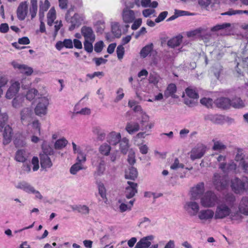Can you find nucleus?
Listing matches in <instances>:
<instances>
[{
	"instance_id": "54",
	"label": "nucleus",
	"mask_w": 248,
	"mask_h": 248,
	"mask_svg": "<svg viewBox=\"0 0 248 248\" xmlns=\"http://www.w3.org/2000/svg\"><path fill=\"white\" fill-rule=\"evenodd\" d=\"M90 40H85L84 42V49L88 53H91L93 50V43Z\"/></svg>"
},
{
	"instance_id": "24",
	"label": "nucleus",
	"mask_w": 248,
	"mask_h": 248,
	"mask_svg": "<svg viewBox=\"0 0 248 248\" xmlns=\"http://www.w3.org/2000/svg\"><path fill=\"white\" fill-rule=\"evenodd\" d=\"M69 207L73 211H77L79 213L84 215L88 214L90 211L89 207L85 205H71Z\"/></svg>"
},
{
	"instance_id": "41",
	"label": "nucleus",
	"mask_w": 248,
	"mask_h": 248,
	"mask_svg": "<svg viewBox=\"0 0 248 248\" xmlns=\"http://www.w3.org/2000/svg\"><path fill=\"white\" fill-rule=\"evenodd\" d=\"M36 97L37 98L39 96L38 92L35 89H31L29 90L26 94V99L31 101Z\"/></svg>"
},
{
	"instance_id": "14",
	"label": "nucleus",
	"mask_w": 248,
	"mask_h": 248,
	"mask_svg": "<svg viewBox=\"0 0 248 248\" xmlns=\"http://www.w3.org/2000/svg\"><path fill=\"white\" fill-rule=\"evenodd\" d=\"M28 13V5L27 2H22L17 9V16L20 20H23Z\"/></svg>"
},
{
	"instance_id": "51",
	"label": "nucleus",
	"mask_w": 248,
	"mask_h": 248,
	"mask_svg": "<svg viewBox=\"0 0 248 248\" xmlns=\"http://www.w3.org/2000/svg\"><path fill=\"white\" fill-rule=\"evenodd\" d=\"M186 95L191 98L197 99L199 98L198 93L193 89L187 88L186 90Z\"/></svg>"
},
{
	"instance_id": "18",
	"label": "nucleus",
	"mask_w": 248,
	"mask_h": 248,
	"mask_svg": "<svg viewBox=\"0 0 248 248\" xmlns=\"http://www.w3.org/2000/svg\"><path fill=\"white\" fill-rule=\"evenodd\" d=\"M15 186L28 194H31L34 188L30 183L24 181L17 183Z\"/></svg>"
},
{
	"instance_id": "2",
	"label": "nucleus",
	"mask_w": 248,
	"mask_h": 248,
	"mask_svg": "<svg viewBox=\"0 0 248 248\" xmlns=\"http://www.w3.org/2000/svg\"><path fill=\"white\" fill-rule=\"evenodd\" d=\"M229 171H222L221 173H215L213 179L214 185L217 190L225 189L229 185L230 179L228 176Z\"/></svg>"
},
{
	"instance_id": "25",
	"label": "nucleus",
	"mask_w": 248,
	"mask_h": 248,
	"mask_svg": "<svg viewBox=\"0 0 248 248\" xmlns=\"http://www.w3.org/2000/svg\"><path fill=\"white\" fill-rule=\"evenodd\" d=\"M4 130L3 134V144H7L11 140L12 137L13 136L12 129L9 125H6L4 126Z\"/></svg>"
},
{
	"instance_id": "61",
	"label": "nucleus",
	"mask_w": 248,
	"mask_h": 248,
	"mask_svg": "<svg viewBox=\"0 0 248 248\" xmlns=\"http://www.w3.org/2000/svg\"><path fill=\"white\" fill-rule=\"evenodd\" d=\"M20 72L27 76H30L32 73L33 69L31 67L24 64V66L22 67Z\"/></svg>"
},
{
	"instance_id": "23",
	"label": "nucleus",
	"mask_w": 248,
	"mask_h": 248,
	"mask_svg": "<svg viewBox=\"0 0 248 248\" xmlns=\"http://www.w3.org/2000/svg\"><path fill=\"white\" fill-rule=\"evenodd\" d=\"M218 168L222 170H235L237 168V165L234 160H231L227 163L226 162L220 163L219 164Z\"/></svg>"
},
{
	"instance_id": "27",
	"label": "nucleus",
	"mask_w": 248,
	"mask_h": 248,
	"mask_svg": "<svg viewBox=\"0 0 248 248\" xmlns=\"http://www.w3.org/2000/svg\"><path fill=\"white\" fill-rule=\"evenodd\" d=\"M92 131L93 133L97 137L98 140L103 141L106 137V133L104 130L102 129L100 126H95L93 127Z\"/></svg>"
},
{
	"instance_id": "48",
	"label": "nucleus",
	"mask_w": 248,
	"mask_h": 248,
	"mask_svg": "<svg viewBox=\"0 0 248 248\" xmlns=\"http://www.w3.org/2000/svg\"><path fill=\"white\" fill-rule=\"evenodd\" d=\"M160 79V76L157 73L153 72L150 74L148 80L150 83L156 85L158 83Z\"/></svg>"
},
{
	"instance_id": "5",
	"label": "nucleus",
	"mask_w": 248,
	"mask_h": 248,
	"mask_svg": "<svg viewBox=\"0 0 248 248\" xmlns=\"http://www.w3.org/2000/svg\"><path fill=\"white\" fill-rule=\"evenodd\" d=\"M38 101L34 108V112L36 115L41 117L45 115L47 113L49 101L46 97H38Z\"/></svg>"
},
{
	"instance_id": "12",
	"label": "nucleus",
	"mask_w": 248,
	"mask_h": 248,
	"mask_svg": "<svg viewBox=\"0 0 248 248\" xmlns=\"http://www.w3.org/2000/svg\"><path fill=\"white\" fill-rule=\"evenodd\" d=\"M123 20L125 23H132L135 19V15L134 11L125 8L122 13Z\"/></svg>"
},
{
	"instance_id": "22",
	"label": "nucleus",
	"mask_w": 248,
	"mask_h": 248,
	"mask_svg": "<svg viewBox=\"0 0 248 248\" xmlns=\"http://www.w3.org/2000/svg\"><path fill=\"white\" fill-rule=\"evenodd\" d=\"M55 47L58 50H61L64 47L66 48H72L73 41L70 39H65L63 41H58L55 45Z\"/></svg>"
},
{
	"instance_id": "32",
	"label": "nucleus",
	"mask_w": 248,
	"mask_h": 248,
	"mask_svg": "<svg viewBox=\"0 0 248 248\" xmlns=\"http://www.w3.org/2000/svg\"><path fill=\"white\" fill-rule=\"evenodd\" d=\"M40 164L43 169L49 168L52 165L50 158L46 155H40Z\"/></svg>"
},
{
	"instance_id": "8",
	"label": "nucleus",
	"mask_w": 248,
	"mask_h": 248,
	"mask_svg": "<svg viewBox=\"0 0 248 248\" xmlns=\"http://www.w3.org/2000/svg\"><path fill=\"white\" fill-rule=\"evenodd\" d=\"M206 147L203 144H198L190 152V158L192 160L201 158L204 155Z\"/></svg>"
},
{
	"instance_id": "36",
	"label": "nucleus",
	"mask_w": 248,
	"mask_h": 248,
	"mask_svg": "<svg viewBox=\"0 0 248 248\" xmlns=\"http://www.w3.org/2000/svg\"><path fill=\"white\" fill-rule=\"evenodd\" d=\"M204 120L210 121L215 124H220L222 120V116L214 114H207L204 116Z\"/></svg>"
},
{
	"instance_id": "45",
	"label": "nucleus",
	"mask_w": 248,
	"mask_h": 248,
	"mask_svg": "<svg viewBox=\"0 0 248 248\" xmlns=\"http://www.w3.org/2000/svg\"><path fill=\"white\" fill-rule=\"evenodd\" d=\"M236 154L234 157V160L237 162H241L245 160L243 149L240 148L236 149Z\"/></svg>"
},
{
	"instance_id": "53",
	"label": "nucleus",
	"mask_w": 248,
	"mask_h": 248,
	"mask_svg": "<svg viewBox=\"0 0 248 248\" xmlns=\"http://www.w3.org/2000/svg\"><path fill=\"white\" fill-rule=\"evenodd\" d=\"M212 71L215 76L218 79L220 74L222 71V67L219 64H216L213 67Z\"/></svg>"
},
{
	"instance_id": "57",
	"label": "nucleus",
	"mask_w": 248,
	"mask_h": 248,
	"mask_svg": "<svg viewBox=\"0 0 248 248\" xmlns=\"http://www.w3.org/2000/svg\"><path fill=\"white\" fill-rule=\"evenodd\" d=\"M116 53L118 59L121 60L124 54V48L123 45H119L116 49Z\"/></svg>"
},
{
	"instance_id": "47",
	"label": "nucleus",
	"mask_w": 248,
	"mask_h": 248,
	"mask_svg": "<svg viewBox=\"0 0 248 248\" xmlns=\"http://www.w3.org/2000/svg\"><path fill=\"white\" fill-rule=\"evenodd\" d=\"M204 33V29L200 28L195 30L192 31H191L188 32L187 33V35L189 37H193L195 36H202L203 35Z\"/></svg>"
},
{
	"instance_id": "56",
	"label": "nucleus",
	"mask_w": 248,
	"mask_h": 248,
	"mask_svg": "<svg viewBox=\"0 0 248 248\" xmlns=\"http://www.w3.org/2000/svg\"><path fill=\"white\" fill-rule=\"evenodd\" d=\"M125 178L126 179L134 180L138 176V171H125Z\"/></svg>"
},
{
	"instance_id": "59",
	"label": "nucleus",
	"mask_w": 248,
	"mask_h": 248,
	"mask_svg": "<svg viewBox=\"0 0 248 248\" xmlns=\"http://www.w3.org/2000/svg\"><path fill=\"white\" fill-rule=\"evenodd\" d=\"M42 149L44 152L43 155H46L48 156V155H51L53 154V150L49 146L46 145H43Z\"/></svg>"
},
{
	"instance_id": "17",
	"label": "nucleus",
	"mask_w": 248,
	"mask_h": 248,
	"mask_svg": "<svg viewBox=\"0 0 248 248\" xmlns=\"http://www.w3.org/2000/svg\"><path fill=\"white\" fill-rule=\"evenodd\" d=\"M20 83L18 82L13 83L6 92L5 97L7 99L12 98L18 92Z\"/></svg>"
},
{
	"instance_id": "40",
	"label": "nucleus",
	"mask_w": 248,
	"mask_h": 248,
	"mask_svg": "<svg viewBox=\"0 0 248 248\" xmlns=\"http://www.w3.org/2000/svg\"><path fill=\"white\" fill-rule=\"evenodd\" d=\"M153 49V45L152 43L148 44L143 47L140 52V56L143 58H145L152 51Z\"/></svg>"
},
{
	"instance_id": "52",
	"label": "nucleus",
	"mask_w": 248,
	"mask_h": 248,
	"mask_svg": "<svg viewBox=\"0 0 248 248\" xmlns=\"http://www.w3.org/2000/svg\"><path fill=\"white\" fill-rule=\"evenodd\" d=\"M111 31L113 34L116 38L120 37L121 35V31L119 29L118 23H115L112 25Z\"/></svg>"
},
{
	"instance_id": "39",
	"label": "nucleus",
	"mask_w": 248,
	"mask_h": 248,
	"mask_svg": "<svg viewBox=\"0 0 248 248\" xmlns=\"http://www.w3.org/2000/svg\"><path fill=\"white\" fill-rule=\"evenodd\" d=\"M127 161L129 164L132 166V168L136 170V168L133 167V165L136 163L135 152L133 149H130L128 151Z\"/></svg>"
},
{
	"instance_id": "55",
	"label": "nucleus",
	"mask_w": 248,
	"mask_h": 248,
	"mask_svg": "<svg viewBox=\"0 0 248 248\" xmlns=\"http://www.w3.org/2000/svg\"><path fill=\"white\" fill-rule=\"evenodd\" d=\"M98 188L99 193L103 199H107L106 198V190L103 185L101 183L98 184Z\"/></svg>"
},
{
	"instance_id": "15",
	"label": "nucleus",
	"mask_w": 248,
	"mask_h": 248,
	"mask_svg": "<svg viewBox=\"0 0 248 248\" xmlns=\"http://www.w3.org/2000/svg\"><path fill=\"white\" fill-rule=\"evenodd\" d=\"M153 235L141 238L136 245V248H148L151 245V241L154 239Z\"/></svg>"
},
{
	"instance_id": "34",
	"label": "nucleus",
	"mask_w": 248,
	"mask_h": 248,
	"mask_svg": "<svg viewBox=\"0 0 248 248\" xmlns=\"http://www.w3.org/2000/svg\"><path fill=\"white\" fill-rule=\"evenodd\" d=\"M32 166L33 170H37L39 167V160L38 157L34 156L31 160V162L25 163L24 164V167H26V170H31V167Z\"/></svg>"
},
{
	"instance_id": "62",
	"label": "nucleus",
	"mask_w": 248,
	"mask_h": 248,
	"mask_svg": "<svg viewBox=\"0 0 248 248\" xmlns=\"http://www.w3.org/2000/svg\"><path fill=\"white\" fill-rule=\"evenodd\" d=\"M104 47V43L102 41L96 42L94 45V51L97 53L102 51Z\"/></svg>"
},
{
	"instance_id": "3",
	"label": "nucleus",
	"mask_w": 248,
	"mask_h": 248,
	"mask_svg": "<svg viewBox=\"0 0 248 248\" xmlns=\"http://www.w3.org/2000/svg\"><path fill=\"white\" fill-rule=\"evenodd\" d=\"M232 190L236 194H241L247 191L248 188V178L244 177L241 180L237 177L231 179Z\"/></svg>"
},
{
	"instance_id": "49",
	"label": "nucleus",
	"mask_w": 248,
	"mask_h": 248,
	"mask_svg": "<svg viewBox=\"0 0 248 248\" xmlns=\"http://www.w3.org/2000/svg\"><path fill=\"white\" fill-rule=\"evenodd\" d=\"M24 98L19 96L16 97L12 101V106L16 108H20L22 106Z\"/></svg>"
},
{
	"instance_id": "33",
	"label": "nucleus",
	"mask_w": 248,
	"mask_h": 248,
	"mask_svg": "<svg viewBox=\"0 0 248 248\" xmlns=\"http://www.w3.org/2000/svg\"><path fill=\"white\" fill-rule=\"evenodd\" d=\"M176 92V86L174 84L171 83L169 84L164 92V96L166 98L171 96L173 98H176L175 93Z\"/></svg>"
},
{
	"instance_id": "26",
	"label": "nucleus",
	"mask_w": 248,
	"mask_h": 248,
	"mask_svg": "<svg viewBox=\"0 0 248 248\" xmlns=\"http://www.w3.org/2000/svg\"><path fill=\"white\" fill-rule=\"evenodd\" d=\"M82 19L78 14H75L69 21L71 23L69 30L73 31L76 27H78L81 24Z\"/></svg>"
},
{
	"instance_id": "64",
	"label": "nucleus",
	"mask_w": 248,
	"mask_h": 248,
	"mask_svg": "<svg viewBox=\"0 0 248 248\" xmlns=\"http://www.w3.org/2000/svg\"><path fill=\"white\" fill-rule=\"evenodd\" d=\"M167 11H164L160 13L158 16L155 18V22L156 23H159L162 21L164 20L168 15Z\"/></svg>"
},
{
	"instance_id": "21",
	"label": "nucleus",
	"mask_w": 248,
	"mask_h": 248,
	"mask_svg": "<svg viewBox=\"0 0 248 248\" xmlns=\"http://www.w3.org/2000/svg\"><path fill=\"white\" fill-rule=\"evenodd\" d=\"M238 210L240 213L248 215V197H244L242 198L238 206Z\"/></svg>"
},
{
	"instance_id": "35",
	"label": "nucleus",
	"mask_w": 248,
	"mask_h": 248,
	"mask_svg": "<svg viewBox=\"0 0 248 248\" xmlns=\"http://www.w3.org/2000/svg\"><path fill=\"white\" fill-rule=\"evenodd\" d=\"M170 168L171 170H177V169H188L189 170L192 169V167L189 168L187 167H186L185 165L183 163L180 162L179 159L178 158H175L173 162L171 164Z\"/></svg>"
},
{
	"instance_id": "30",
	"label": "nucleus",
	"mask_w": 248,
	"mask_h": 248,
	"mask_svg": "<svg viewBox=\"0 0 248 248\" xmlns=\"http://www.w3.org/2000/svg\"><path fill=\"white\" fill-rule=\"evenodd\" d=\"M119 143L120 146V150L124 155H126L127 153H128L129 150V140L126 138H124L122 139Z\"/></svg>"
},
{
	"instance_id": "13",
	"label": "nucleus",
	"mask_w": 248,
	"mask_h": 248,
	"mask_svg": "<svg viewBox=\"0 0 248 248\" xmlns=\"http://www.w3.org/2000/svg\"><path fill=\"white\" fill-rule=\"evenodd\" d=\"M81 33L85 40H90L92 42L95 41V35L91 27L86 26H83L81 29Z\"/></svg>"
},
{
	"instance_id": "10",
	"label": "nucleus",
	"mask_w": 248,
	"mask_h": 248,
	"mask_svg": "<svg viewBox=\"0 0 248 248\" xmlns=\"http://www.w3.org/2000/svg\"><path fill=\"white\" fill-rule=\"evenodd\" d=\"M33 112L30 108H23L20 111V120L23 124H28L31 121Z\"/></svg>"
},
{
	"instance_id": "11",
	"label": "nucleus",
	"mask_w": 248,
	"mask_h": 248,
	"mask_svg": "<svg viewBox=\"0 0 248 248\" xmlns=\"http://www.w3.org/2000/svg\"><path fill=\"white\" fill-rule=\"evenodd\" d=\"M215 212L211 209H203L198 213V218L202 221H210L214 216Z\"/></svg>"
},
{
	"instance_id": "50",
	"label": "nucleus",
	"mask_w": 248,
	"mask_h": 248,
	"mask_svg": "<svg viewBox=\"0 0 248 248\" xmlns=\"http://www.w3.org/2000/svg\"><path fill=\"white\" fill-rule=\"evenodd\" d=\"M231 27V24L229 23H225L222 24H217L211 28L210 31H217L224 29H226Z\"/></svg>"
},
{
	"instance_id": "43",
	"label": "nucleus",
	"mask_w": 248,
	"mask_h": 248,
	"mask_svg": "<svg viewBox=\"0 0 248 248\" xmlns=\"http://www.w3.org/2000/svg\"><path fill=\"white\" fill-rule=\"evenodd\" d=\"M111 150V147L106 143L102 144L99 148V152L103 155L108 156Z\"/></svg>"
},
{
	"instance_id": "6",
	"label": "nucleus",
	"mask_w": 248,
	"mask_h": 248,
	"mask_svg": "<svg viewBox=\"0 0 248 248\" xmlns=\"http://www.w3.org/2000/svg\"><path fill=\"white\" fill-rule=\"evenodd\" d=\"M204 184L201 182L193 186L190 191L191 199L193 200H196L203 195L204 192Z\"/></svg>"
},
{
	"instance_id": "46",
	"label": "nucleus",
	"mask_w": 248,
	"mask_h": 248,
	"mask_svg": "<svg viewBox=\"0 0 248 248\" xmlns=\"http://www.w3.org/2000/svg\"><path fill=\"white\" fill-rule=\"evenodd\" d=\"M67 143V140L64 138L59 139L55 142L54 147L57 150H60L65 147Z\"/></svg>"
},
{
	"instance_id": "4",
	"label": "nucleus",
	"mask_w": 248,
	"mask_h": 248,
	"mask_svg": "<svg viewBox=\"0 0 248 248\" xmlns=\"http://www.w3.org/2000/svg\"><path fill=\"white\" fill-rule=\"evenodd\" d=\"M217 201V197L211 191L206 192L201 198V204L205 208L214 207Z\"/></svg>"
},
{
	"instance_id": "44",
	"label": "nucleus",
	"mask_w": 248,
	"mask_h": 248,
	"mask_svg": "<svg viewBox=\"0 0 248 248\" xmlns=\"http://www.w3.org/2000/svg\"><path fill=\"white\" fill-rule=\"evenodd\" d=\"M134 201H135L134 200H131L129 202V205H128L127 204H126L125 203H124V202L121 203V200H119L118 202L119 203H121V204L119 206L120 211L121 212H124L127 210H130L131 209L132 206L133 205Z\"/></svg>"
},
{
	"instance_id": "31",
	"label": "nucleus",
	"mask_w": 248,
	"mask_h": 248,
	"mask_svg": "<svg viewBox=\"0 0 248 248\" xmlns=\"http://www.w3.org/2000/svg\"><path fill=\"white\" fill-rule=\"evenodd\" d=\"M212 141L214 143V145L212 148L213 150L221 153L227 149V145L221 140L213 139Z\"/></svg>"
},
{
	"instance_id": "42",
	"label": "nucleus",
	"mask_w": 248,
	"mask_h": 248,
	"mask_svg": "<svg viewBox=\"0 0 248 248\" xmlns=\"http://www.w3.org/2000/svg\"><path fill=\"white\" fill-rule=\"evenodd\" d=\"M231 106L236 108H241L245 106L243 100L239 97H236L231 101Z\"/></svg>"
},
{
	"instance_id": "63",
	"label": "nucleus",
	"mask_w": 248,
	"mask_h": 248,
	"mask_svg": "<svg viewBox=\"0 0 248 248\" xmlns=\"http://www.w3.org/2000/svg\"><path fill=\"white\" fill-rule=\"evenodd\" d=\"M85 169L86 168L84 167L81 162L78 161L71 167L70 170H80Z\"/></svg>"
},
{
	"instance_id": "60",
	"label": "nucleus",
	"mask_w": 248,
	"mask_h": 248,
	"mask_svg": "<svg viewBox=\"0 0 248 248\" xmlns=\"http://www.w3.org/2000/svg\"><path fill=\"white\" fill-rule=\"evenodd\" d=\"M236 14H242V10H233L232 9H230L227 12L222 13L221 15L225 16H232Z\"/></svg>"
},
{
	"instance_id": "1",
	"label": "nucleus",
	"mask_w": 248,
	"mask_h": 248,
	"mask_svg": "<svg viewBox=\"0 0 248 248\" xmlns=\"http://www.w3.org/2000/svg\"><path fill=\"white\" fill-rule=\"evenodd\" d=\"M235 197L233 194H227L223 201L219 203L215 212V219H223L229 216L231 213V208L233 206Z\"/></svg>"
},
{
	"instance_id": "28",
	"label": "nucleus",
	"mask_w": 248,
	"mask_h": 248,
	"mask_svg": "<svg viewBox=\"0 0 248 248\" xmlns=\"http://www.w3.org/2000/svg\"><path fill=\"white\" fill-rule=\"evenodd\" d=\"M125 130L129 134H133L140 130V125L137 122H131L127 124Z\"/></svg>"
},
{
	"instance_id": "19",
	"label": "nucleus",
	"mask_w": 248,
	"mask_h": 248,
	"mask_svg": "<svg viewBox=\"0 0 248 248\" xmlns=\"http://www.w3.org/2000/svg\"><path fill=\"white\" fill-rule=\"evenodd\" d=\"M149 116L145 113L141 112V119L140 121V128L141 131H144L149 129H151L153 124H149Z\"/></svg>"
},
{
	"instance_id": "58",
	"label": "nucleus",
	"mask_w": 248,
	"mask_h": 248,
	"mask_svg": "<svg viewBox=\"0 0 248 248\" xmlns=\"http://www.w3.org/2000/svg\"><path fill=\"white\" fill-rule=\"evenodd\" d=\"M50 7V3L48 0H45L44 2L40 1L39 10L46 12Z\"/></svg>"
},
{
	"instance_id": "9",
	"label": "nucleus",
	"mask_w": 248,
	"mask_h": 248,
	"mask_svg": "<svg viewBox=\"0 0 248 248\" xmlns=\"http://www.w3.org/2000/svg\"><path fill=\"white\" fill-rule=\"evenodd\" d=\"M127 184L128 186L125 187L124 194L126 198L131 199L137 193L138 185L137 184L130 181H128Z\"/></svg>"
},
{
	"instance_id": "20",
	"label": "nucleus",
	"mask_w": 248,
	"mask_h": 248,
	"mask_svg": "<svg viewBox=\"0 0 248 248\" xmlns=\"http://www.w3.org/2000/svg\"><path fill=\"white\" fill-rule=\"evenodd\" d=\"M215 103L218 108L223 109L228 108L231 106V101L226 97H220L215 101Z\"/></svg>"
},
{
	"instance_id": "37",
	"label": "nucleus",
	"mask_w": 248,
	"mask_h": 248,
	"mask_svg": "<svg viewBox=\"0 0 248 248\" xmlns=\"http://www.w3.org/2000/svg\"><path fill=\"white\" fill-rule=\"evenodd\" d=\"M182 36H177L172 38L168 42V45L172 48L180 45L182 42Z\"/></svg>"
},
{
	"instance_id": "7",
	"label": "nucleus",
	"mask_w": 248,
	"mask_h": 248,
	"mask_svg": "<svg viewBox=\"0 0 248 248\" xmlns=\"http://www.w3.org/2000/svg\"><path fill=\"white\" fill-rule=\"evenodd\" d=\"M184 208L188 215L192 217L197 215L200 210L199 203L194 200L186 202Z\"/></svg>"
},
{
	"instance_id": "16",
	"label": "nucleus",
	"mask_w": 248,
	"mask_h": 248,
	"mask_svg": "<svg viewBox=\"0 0 248 248\" xmlns=\"http://www.w3.org/2000/svg\"><path fill=\"white\" fill-rule=\"evenodd\" d=\"M106 139L107 142L112 145H116L122 139L120 133L115 132H111L109 133Z\"/></svg>"
},
{
	"instance_id": "29",
	"label": "nucleus",
	"mask_w": 248,
	"mask_h": 248,
	"mask_svg": "<svg viewBox=\"0 0 248 248\" xmlns=\"http://www.w3.org/2000/svg\"><path fill=\"white\" fill-rule=\"evenodd\" d=\"M28 155L24 149L18 150L15 155V158L16 161L26 163L27 160Z\"/></svg>"
},
{
	"instance_id": "38",
	"label": "nucleus",
	"mask_w": 248,
	"mask_h": 248,
	"mask_svg": "<svg viewBox=\"0 0 248 248\" xmlns=\"http://www.w3.org/2000/svg\"><path fill=\"white\" fill-rule=\"evenodd\" d=\"M31 4L30 13L31 15V18L32 19L35 17L37 12V0H31Z\"/></svg>"
}]
</instances>
